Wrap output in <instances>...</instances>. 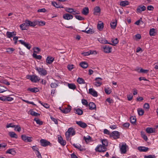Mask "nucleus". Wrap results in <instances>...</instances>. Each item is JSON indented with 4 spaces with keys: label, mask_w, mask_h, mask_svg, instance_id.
Masks as SVG:
<instances>
[{
    "label": "nucleus",
    "mask_w": 158,
    "mask_h": 158,
    "mask_svg": "<svg viewBox=\"0 0 158 158\" xmlns=\"http://www.w3.org/2000/svg\"><path fill=\"white\" fill-rule=\"evenodd\" d=\"M120 150L121 153H125L126 152V146L124 145H122L120 148Z\"/></svg>",
    "instance_id": "31"
},
{
    "label": "nucleus",
    "mask_w": 158,
    "mask_h": 158,
    "mask_svg": "<svg viewBox=\"0 0 158 158\" xmlns=\"http://www.w3.org/2000/svg\"><path fill=\"white\" fill-rule=\"evenodd\" d=\"M58 86V84L55 82H52L51 84L50 85L51 87L52 88H56Z\"/></svg>",
    "instance_id": "52"
},
{
    "label": "nucleus",
    "mask_w": 158,
    "mask_h": 158,
    "mask_svg": "<svg viewBox=\"0 0 158 158\" xmlns=\"http://www.w3.org/2000/svg\"><path fill=\"white\" fill-rule=\"evenodd\" d=\"M20 98L21 99V100L23 101V102L27 103V104H32V105H34V106H35L36 105L33 102H29L28 101L25 100L24 99H23L21 97Z\"/></svg>",
    "instance_id": "49"
},
{
    "label": "nucleus",
    "mask_w": 158,
    "mask_h": 158,
    "mask_svg": "<svg viewBox=\"0 0 158 158\" xmlns=\"http://www.w3.org/2000/svg\"><path fill=\"white\" fill-rule=\"evenodd\" d=\"M102 80V78L100 77H98L95 78V81L94 83V85L97 87L100 86L102 84L101 81Z\"/></svg>",
    "instance_id": "10"
},
{
    "label": "nucleus",
    "mask_w": 158,
    "mask_h": 158,
    "mask_svg": "<svg viewBox=\"0 0 158 158\" xmlns=\"http://www.w3.org/2000/svg\"><path fill=\"white\" fill-rule=\"evenodd\" d=\"M129 2L127 1H122L120 2V5L122 6H125L129 5Z\"/></svg>",
    "instance_id": "33"
},
{
    "label": "nucleus",
    "mask_w": 158,
    "mask_h": 158,
    "mask_svg": "<svg viewBox=\"0 0 158 158\" xmlns=\"http://www.w3.org/2000/svg\"><path fill=\"white\" fill-rule=\"evenodd\" d=\"M27 90L28 91H30L32 93H36L39 91L38 89L36 87L32 88H28L27 89Z\"/></svg>",
    "instance_id": "30"
},
{
    "label": "nucleus",
    "mask_w": 158,
    "mask_h": 158,
    "mask_svg": "<svg viewBox=\"0 0 158 158\" xmlns=\"http://www.w3.org/2000/svg\"><path fill=\"white\" fill-rule=\"evenodd\" d=\"M10 136L11 138H17L18 136L17 135L13 132H10L9 133Z\"/></svg>",
    "instance_id": "36"
},
{
    "label": "nucleus",
    "mask_w": 158,
    "mask_h": 158,
    "mask_svg": "<svg viewBox=\"0 0 158 158\" xmlns=\"http://www.w3.org/2000/svg\"><path fill=\"white\" fill-rule=\"evenodd\" d=\"M117 25V21L116 20H115V21H113L112 22L110 23V25L111 27L113 29H114L115 28L116 26Z\"/></svg>",
    "instance_id": "37"
},
{
    "label": "nucleus",
    "mask_w": 158,
    "mask_h": 158,
    "mask_svg": "<svg viewBox=\"0 0 158 158\" xmlns=\"http://www.w3.org/2000/svg\"><path fill=\"white\" fill-rule=\"evenodd\" d=\"M82 13L85 15H86L89 13V8L87 7H84L82 11Z\"/></svg>",
    "instance_id": "26"
},
{
    "label": "nucleus",
    "mask_w": 158,
    "mask_h": 158,
    "mask_svg": "<svg viewBox=\"0 0 158 158\" xmlns=\"http://www.w3.org/2000/svg\"><path fill=\"white\" fill-rule=\"evenodd\" d=\"M40 142L41 143V145L43 147H45L48 145L51 146V144L50 142L44 139H40Z\"/></svg>",
    "instance_id": "7"
},
{
    "label": "nucleus",
    "mask_w": 158,
    "mask_h": 158,
    "mask_svg": "<svg viewBox=\"0 0 158 158\" xmlns=\"http://www.w3.org/2000/svg\"><path fill=\"white\" fill-rule=\"evenodd\" d=\"M31 115L35 116H37L40 115V114L33 111H32L30 112Z\"/></svg>",
    "instance_id": "53"
},
{
    "label": "nucleus",
    "mask_w": 158,
    "mask_h": 158,
    "mask_svg": "<svg viewBox=\"0 0 158 158\" xmlns=\"http://www.w3.org/2000/svg\"><path fill=\"white\" fill-rule=\"evenodd\" d=\"M19 27L21 30H26V27H27V26L26 25V22H25V23L21 24Z\"/></svg>",
    "instance_id": "38"
},
{
    "label": "nucleus",
    "mask_w": 158,
    "mask_h": 158,
    "mask_svg": "<svg viewBox=\"0 0 158 158\" xmlns=\"http://www.w3.org/2000/svg\"><path fill=\"white\" fill-rule=\"evenodd\" d=\"M155 29L154 28H151L149 31V35L151 36H154L155 35Z\"/></svg>",
    "instance_id": "44"
},
{
    "label": "nucleus",
    "mask_w": 158,
    "mask_h": 158,
    "mask_svg": "<svg viewBox=\"0 0 158 158\" xmlns=\"http://www.w3.org/2000/svg\"><path fill=\"white\" fill-rule=\"evenodd\" d=\"M138 149L140 152H146L148 151V148L140 146L138 148Z\"/></svg>",
    "instance_id": "24"
},
{
    "label": "nucleus",
    "mask_w": 158,
    "mask_h": 158,
    "mask_svg": "<svg viewBox=\"0 0 158 158\" xmlns=\"http://www.w3.org/2000/svg\"><path fill=\"white\" fill-rule=\"evenodd\" d=\"M107 150V148L105 146L101 144L98 145L95 148L96 152H104Z\"/></svg>",
    "instance_id": "2"
},
{
    "label": "nucleus",
    "mask_w": 158,
    "mask_h": 158,
    "mask_svg": "<svg viewBox=\"0 0 158 158\" xmlns=\"http://www.w3.org/2000/svg\"><path fill=\"white\" fill-rule=\"evenodd\" d=\"M15 50V49L13 48H9L6 49V52L9 54H11Z\"/></svg>",
    "instance_id": "50"
},
{
    "label": "nucleus",
    "mask_w": 158,
    "mask_h": 158,
    "mask_svg": "<svg viewBox=\"0 0 158 158\" xmlns=\"http://www.w3.org/2000/svg\"><path fill=\"white\" fill-rule=\"evenodd\" d=\"M87 28L85 30H82L81 31L83 32H84L85 33H86L87 34L89 33H92L93 32L92 30V29H89L87 30Z\"/></svg>",
    "instance_id": "55"
},
{
    "label": "nucleus",
    "mask_w": 158,
    "mask_h": 158,
    "mask_svg": "<svg viewBox=\"0 0 158 158\" xmlns=\"http://www.w3.org/2000/svg\"><path fill=\"white\" fill-rule=\"evenodd\" d=\"M89 109L90 110H93L96 108L95 104L93 102H90L88 105Z\"/></svg>",
    "instance_id": "27"
},
{
    "label": "nucleus",
    "mask_w": 158,
    "mask_h": 158,
    "mask_svg": "<svg viewBox=\"0 0 158 158\" xmlns=\"http://www.w3.org/2000/svg\"><path fill=\"white\" fill-rule=\"evenodd\" d=\"M130 120L131 123L133 124H134L135 123L136 121V118L135 117L131 116L130 117Z\"/></svg>",
    "instance_id": "40"
},
{
    "label": "nucleus",
    "mask_w": 158,
    "mask_h": 158,
    "mask_svg": "<svg viewBox=\"0 0 158 158\" xmlns=\"http://www.w3.org/2000/svg\"><path fill=\"white\" fill-rule=\"evenodd\" d=\"M73 145L76 148L79 149L80 151L85 150V149L83 147H81L79 144L73 143Z\"/></svg>",
    "instance_id": "20"
},
{
    "label": "nucleus",
    "mask_w": 158,
    "mask_h": 158,
    "mask_svg": "<svg viewBox=\"0 0 158 158\" xmlns=\"http://www.w3.org/2000/svg\"><path fill=\"white\" fill-rule=\"evenodd\" d=\"M144 158H156V157L155 155H149L145 156Z\"/></svg>",
    "instance_id": "59"
},
{
    "label": "nucleus",
    "mask_w": 158,
    "mask_h": 158,
    "mask_svg": "<svg viewBox=\"0 0 158 158\" xmlns=\"http://www.w3.org/2000/svg\"><path fill=\"white\" fill-rule=\"evenodd\" d=\"M83 139L86 143L89 142L91 141L92 140L91 137L89 135H88L86 137L84 136L83 137Z\"/></svg>",
    "instance_id": "35"
},
{
    "label": "nucleus",
    "mask_w": 158,
    "mask_h": 158,
    "mask_svg": "<svg viewBox=\"0 0 158 158\" xmlns=\"http://www.w3.org/2000/svg\"><path fill=\"white\" fill-rule=\"evenodd\" d=\"M15 130L18 131L20 132L21 130V128L19 126L15 125Z\"/></svg>",
    "instance_id": "58"
},
{
    "label": "nucleus",
    "mask_w": 158,
    "mask_h": 158,
    "mask_svg": "<svg viewBox=\"0 0 158 158\" xmlns=\"http://www.w3.org/2000/svg\"><path fill=\"white\" fill-rule=\"evenodd\" d=\"M52 4L53 6H54L56 8H58V6H59V5H58L56 2H52Z\"/></svg>",
    "instance_id": "61"
},
{
    "label": "nucleus",
    "mask_w": 158,
    "mask_h": 158,
    "mask_svg": "<svg viewBox=\"0 0 158 158\" xmlns=\"http://www.w3.org/2000/svg\"><path fill=\"white\" fill-rule=\"evenodd\" d=\"M35 69L38 71L39 73L41 75L45 76L47 74V70L43 68L36 67Z\"/></svg>",
    "instance_id": "6"
},
{
    "label": "nucleus",
    "mask_w": 158,
    "mask_h": 158,
    "mask_svg": "<svg viewBox=\"0 0 158 158\" xmlns=\"http://www.w3.org/2000/svg\"><path fill=\"white\" fill-rule=\"evenodd\" d=\"M27 78L30 79L33 82H36L40 80L39 77L36 75H29L27 76Z\"/></svg>",
    "instance_id": "4"
},
{
    "label": "nucleus",
    "mask_w": 158,
    "mask_h": 158,
    "mask_svg": "<svg viewBox=\"0 0 158 158\" xmlns=\"http://www.w3.org/2000/svg\"><path fill=\"white\" fill-rule=\"evenodd\" d=\"M111 42L113 43V44L110 43L108 42L107 40H104L100 41V42L104 44H107L114 46L118 43V40L117 38H115V39H112Z\"/></svg>",
    "instance_id": "3"
},
{
    "label": "nucleus",
    "mask_w": 158,
    "mask_h": 158,
    "mask_svg": "<svg viewBox=\"0 0 158 158\" xmlns=\"http://www.w3.org/2000/svg\"><path fill=\"white\" fill-rule=\"evenodd\" d=\"M133 98V95L131 94L127 96V99L128 101L131 100Z\"/></svg>",
    "instance_id": "60"
},
{
    "label": "nucleus",
    "mask_w": 158,
    "mask_h": 158,
    "mask_svg": "<svg viewBox=\"0 0 158 158\" xmlns=\"http://www.w3.org/2000/svg\"><path fill=\"white\" fill-rule=\"evenodd\" d=\"M58 141L62 146H64L66 144V141L65 140H63L62 137L60 135H58Z\"/></svg>",
    "instance_id": "12"
},
{
    "label": "nucleus",
    "mask_w": 158,
    "mask_h": 158,
    "mask_svg": "<svg viewBox=\"0 0 158 158\" xmlns=\"http://www.w3.org/2000/svg\"><path fill=\"white\" fill-rule=\"evenodd\" d=\"M68 86L69 88L73 89H75L76 87L75 84L72 83L68 84Z\"/></svg>",
    "instance_id": "45"
},
{
    "label": "nucleus",
    "mask_w": 158,
    "mask_h": 158,
    "mask_svg": "<svg viewBox=\"0 0 158 158\" xmlns=\"http://www.w3.org/2000/svg\"><path fill=\"white\" fill-rule=\"evenodd\" d=\"M21 138L25 142H30L32 141V138L31 137L27 136L25 135H21Z\"/></svg>",
    "instance_id": "9"
},
{
    "label": "nucleus",
    "mask_w": 158,
    "mask_h": 158,
    "mask_svg": "<svg viewBox=\"0 0 158 158\" xmlns=\"http://www.w3.org/2000/svg\"><path fill=\"white\" fill-rule=\"evenodd\" d=\"M50 118L51 120L54 122L55 124H58V121L56 119L52 116L50 117Z\"/></svg>",
    "instance_id": "62"
},
{
    "label": "nucleus",
    "mask_w": 158,
    "mask_h": 158,
    "mask_svg": "<svg viewBox=\"0 0 158 158\" xmlns=\"http://www.w3.org/2000/svg\"><path fill=\"white\" fill-rule=\"evenodd\" d=\"M104 51L106 53H109L111 52L112 47L108 45L104 46L103 47Z\"/></svg>",
    "instance_id": "14"
},
{
    "label": "nucleus",
    "mask_w": 158,
    "mask_h": 158,
    "mask_svg": "<svg viewBox=\"0 0 158 158\" xmlns=\"http://www.w3.org/2000/svg\"><path fill=\"white\" fill-rule=\"evenodd\" d=\"M154 7L152 5L148 6L147 7V9L149 10H153L154 9Z\"/></svg>",
    "instance_id": "64"
},
{
    "label": "nucleus",
    "mask_w": 158,
    "mask_h": 158,
    "mask_svg": "<svg viewBox=\"0 0 158 158\" xmlns=\"http://www.w3.org/2000/svg\"><path fill=\"white\" fill-rule=\"evenodd\" d=\"M137 111L138 114L139 115H142L144 113V111L142 109H138Z\"/></svg>",
    "instance_id": "48"
},
{
    "label": "nucleus",
    "mask_w": 158,
    "mask_h": 158,
    "mask_svg": "<svg viewBox=\"0 0 158 158\" xmlns=\"http://www.w3.org/2000/svg\"><path fill=\"white\" fill-rule=\"evenodd\" d=\"M104 27L103 23L100 22V23H98L97 25V28L99 31H102Z\"/></svg>",
    "instance_id": "29"
},
{
    "label": "nucleus",
    "mask_w": 158,
    "mask_h": 158,
    "mask_svg": "<svg viewBox=\"0 0 158 158\" xmlns=\"http://www.w3.org/2000/svg\"><path fill=\"white\" fill-rule=\"evenodd\" d=\"M7 89L3 86L0 85V93H3L7 91Z\"/></svg>",
    "instance_id": "46"
},
{
    "label": "nucleus",
    "mask_w": 158,
    "mask_h": 158,
    "mask_svg": "<svg viewBox=\"0 0 158 158\" xmlns=\"http://www.w3.org/2000/svg\"><path fill=\"white\" fill-rule=\"evenodd\" d=\"M6 153L10 154L13 155H15L16 154V152L14 149L12 148L9 149L7 150L6 152Z\"/></svg>",
    "instance_id": "22"
},
{
    "label": "nucleus",
    "mask_w": 158,
    "mask_h": 158,
    "mask_svg": "<svg viewBox=\"0 0 158 158\" xmlns=\"http://www.w3.org/2000/svg\"><path fill=\"white\" fill-rule=\"evenodd\" d=\"M120 134L119 132L117 131H114L112 132L110 134V137L113 138L114 139H116L119 138Z\"/></svg>",
    "instance_id": "5"
},
{
    "label": "nucleus",
    "mask_w": 158,
    "mask_h": 158,
    "mask_svg": "<svg viewBox=\"0 0 158 158\" xmlns=\"http://www.w3.org/2000/svg\"><path fill=\"white\" fill-rule=\"evenodd\" d=\"M65 10L66 12L72 14L73 15H75L76 14H79V12L78 11H77L76 10H75L73 8H67L65 9Z\"/></svg>",
    "instance_id": "8"
},
{
    "label": "nucleus",
    "mask_w": 158,
    "mask_h": 158,
    "mask_svg": "<svg viewBox=\"0 0 158 158\" xmlns=\"http://www.w3.org/2000/svg\"><path fill=\"white\" fill-rule=\"evenodd\" d=\"M71 107L69 106H68L65 108L62 109V112L64 114H67L70 111Z\"/></svg>",
    "instance_id": "19"
},
{
    "label": "nucleus",
    "mask_w": 158,
    "mask_h": 158,
    "mask_svg": "<svg viewBox=\"0 0 158 158\" xmlns=\"http://www.w3.org/2000/svg\"><path fill=\"white\" fill-rule=\"evenodd\" d=\"M77 81L78 83L81 84L85 83L84 80L81 78H78L77 79Z\"/></svg>",
    "instance_id": "39"
},
{
    "label": "nucleus",
    "mask_w": 158,
    "mask_h": 158,
    "mask_svg": "<svg viewBox=\"0 0 158 158\" xmlns=\"http://www.w3.org/2000/svg\"><path fill=\"white\" fill-rule=\"evenodd\" d=\"M75 134V131L74 128L70 127L68 129L67 131L65 133V135L67 140L69 139L70 135L73 136Z\"/></svg>",
    "instance_id": "1"
},
{
    "label": "nucleus",
    "mask_w": 158,
    "mask_h": 158,
    "mask_svg": "<svg viewBox=\"0 0 158 158\" xmlns=\"http://www.w3.org/2000/svg\"><path fill=\"white\" fill-rule=\"evenodd\" d=\"M74 111L75 113L78 115H81L83 113L82 110L79 108L74 109Z\"/></svg>",
    "instance_id": "28"
},
{
    "label": "nucleus",
    "mask_w": 158,
    "mask_h": 158,
    "mask_svg": "<svg viewBox=\"0 0 158 158\" xmlns=\"http://www.w3.org/2000/svg\"><path fill=\"white\" fill-rule=\"evenodd\" d=\"M19 41L21 44L24 45L28 49H30L31 48V46L29 44L25 43L24 41L23 40H20Z\"/></svg>",
    "instance_id": "23"
},
{
    "label": "nucleus",
    "mask_w": 158,
    "mask_h": 158,
    "mask_svg": "<svg viewBox=\"0 0 158 158\" xmlns=\"http://www.w3.org/2000/svg\"><path fill=\"white\" fill-rule=\"evenodd\" d=\"M34 120L36 122V123L38 124L41 125L43 124V122L40 121L39 119L37 118H35L34 119Z\"/></svg>",
    "instance_id": "47"
},
{
    "label": "nucleus",
    "mask_w": 158,
    "mask_h": 158,
    "mask_svg": "<svg viewBox=\"0 0 158 158\" xmlns=\"http://www.w3.org/2000/svg\"><path fill=\"white\" fill-rule=\"evenodd\" d=\"M73 17V16L72 15L68 13L64 14L63 16V19L68 20L72 19Z\"/></svg>",
    "instance_id": "16"
},
{
    "label": "nucleus",
    "mask_w": 158,
    "mask_h": 158,
    "mask_svg": "<svg viewBox=\"0 0 158 158\" xmlns=\"http://www.w3.org/2000/svg\"><path fill=\"white\" fill-rule=\"evenodd\" d=\"M93 54V52L91 50L87 52H84L82 53V54L84 56H89L90 54Z\"/></svg>",
    "instance_id": "43"
},
{
    "label": "nucleus",
    "mask_w": 158,
    "mask_h": 158,
    "mask_svg": "<svg viewBox=\"0 0 158 158\" xmlns=\"http://www.w3.org/2000/svg\"><path fill=\"white\" fill-rule=\"evenodd\" d=\"M102 145L106 147L108 145V142L106 139H104L102 140Z\"/></svg>",
    "instance_id": "42"
},
{
    "label": "nucleus",
    "mask_w": 158,
    "mask_h": 158,
    "mask_svg": "<svg viewBox=\"0 0 158 158\" xmlns=\"http://www.w3.org/2000/svg\"><path fill=\"white\" fill-rule=\"evenodd\" d=\"M54 58L50 56H48L46 60V62L48 64H51L54 60Z\"/></svg>",
    "instance_id": "21"
},
{
    "label": "nucleus",
    "mask_w": 158,
    "mask_h": 158,
    "mask_svg": "<svg viewBox=\"0 0 158 158\" xmlns=\"http://www.w3.org/2000/svg\"><path fill=\"white\" fill-rule=\"evenodd\" d=\"M89 93L94 97H97L98 96L97 92L92 88L89 89Z\"/></svg>",
    "instance_id": "17"
},
{
    "label": "nucleus",
    "mask_w": 158,
    "mask_h": 158,
    "mask_svg": "<svg viewBox=\"0 0 158 158\" xmlns=\"http://www.w3.org/2000/svg\"><path fill=\"white\" fill-rule=\"evenodd\" d=\"M141 135L145 141H147L148 138L147 136L144 133H141Z\"/></svg>",
    "instance_id": "57"
},
{
    "label": "nucleus",
    "mask_w": 158,
    "mask_h": 158,
    "mask_svg": "<svg viewBox=\"0 0 158 158\" xmlns=\"http://www.w3.org/2000/svg\"><path fill=\"white\" fill-rule=\"evenodd\" d=\"M146 9V7L144 6L140 5L138 6L136 9L137 13H141L142 11H145Z\"/></svg>",
    "instance_id": "11"
},
{
    "label": "nucleus",
    "mask_w": 158,
    "mask_h": 158,
    "mask_svg": "<svg viewBox=\"0 0 158 158\" xmlns=\"http://www.w3.org/2000/svg\"><path fill=\"white\" fill-rule=\"evenodd\" d=\"M6 34L7 38H10L14 36H15L16 35V33L14 31L12 32L7 31Z\"/></svg>",
    "instance_id": "18"
},
{
    "label": "nucleus",
    "mask_w": 158,
    "mask_h": 158,
    "mask_svg": "<svg viewBox=\"0 0 158 158\" xmlns=\"http://www.w3.org/2000/svg\"><path fill=\"white\" fill-rule=\"evenodd\" d=\"M146 131L148 134L152 133L155 132V129L152 127H147L146 129Z\"/></svg>",
    "instance_id": "25"
},
{
    "label": "nucleus",
    "mask_w": 158,
    "mask_h": 158,
    "mask_svg": "<svg viewBox=\"0 0 158 158\" xmlns=\"http://www.w3.org/2000/svg\"><path fill=\"white\" fill-rule=\"evenodd\" d=\"M101 11V9L99 6H96L94 9V15L96 14L97 13H100Z\"/></svg>",
    "instance_id": "34"
},
{
    "label": "nucleus",
    "mask_w": 158,
    "mask_h": 158,
    "mask_svg": "<svg viewBox=\"0 0 158 158\" xmlns=\"http://www.w3.org/2000/svg\"><path fill=\"white\" fill-rule=\"evenodd\" d=\"M37 52L35 51H34L33 54V57L37 59L40 60L42 58V56L40 55H37L36 53Z\"/></svg>",
    "instance_id": "32"
},
{
    "label": "nucleus",
    "mask_w": 158,
    "mask_h": 158,
    "mask_svg": "<svg viewBox=\"0 0 158 158\" xmlns=\"http://www.w3.org/2000/svg\"><path fill=\"white\" fill-rule=\"evenodd\" d=\"M104 91L105 93L107 94H109L111 92L109 88H105L104 89Z\"/></svg>",
    "instance_id": "51"
},
{
    "label": "nucleus",
    "mask_w": 158,
    "mask_h": 158,
    "mask_svg": "<svg viewBox=\"0 0 158 158\" xmlns=\"http://www.w3.org/2000/svg\"><path fill=\"white\" fill-rule=\"evenodd\" d=\"M15 127V125H14L12 123H9V124H7L6 126V128H9L10 127Z\"/></svg>",
    "instance_id": "63"
},
{
    "label": "nucleus",
    "mask_w": 158,
    "mask_h": 158,
    "mask_svg": "<svg viewBox=\"0 0 158 158\" xmlns=\"http://www.w3.org/2000/svg\"><path fill=\"white\" fill-rule=\"evenodd\" d=\"M25 22H26V25L27 27H35L36 25V23L35 22H31L28 20H26Z\"/></svg>",
    "instance_id": "13"
},
{
    "label": "nucleus",
    "mask_w": 158,
    "mask_h": 158,
    "mask_svg": "<svg viewBox=\"0 0 158 158\" xmlns=\"http://www.w3.org/2000/svg\"><path fill=\"white\" fill-rule=\"evenodd\" d=\"M81 102L83 105L85 106H88V103L87 101L86 100H82Z\"/></svg>",
    "instance_id": "54"
},
{
    "label": "nucleus",
    "mask_w": 158,
    "mask_h": 158,
    "mask_svg": "<svg viewBox=\"0 0 158 158\" xmlns=\"http://www.w3.org/2000/svg\"><path fill=\"white\" fill-rule=\"evenodd\" d=\"M80 65L82 68L85 69L88 66V65L85 62H82L80 64Z\"/></svg>",
    "instance_id": "41"
},
{
    "label": "nucleus",
    "mask_w": 158,
    "mask_h": 158,
    "mask_svg": "<svg viewBox=\"0 0 158 158\" xmlns=\"http://www.w3.org/2000/svg\"><path fill=\"white\" fill-rule=\"evenodd\" d=\"M76 18L78 20H82L84 19V18L80 15H76L75 16Z\"/></svg>",
    "instance_id": "56"
},
{
    "label": "nucleus",
    "mask_w": 158,
    "mask_h": 158,
    "mask_svg": "<svg viewBox=\"0 0 158 158\" xmlns=\"http://www.w3.org/2000/svg\"><path fill=\"white\" fill-rule=\"evenodd\" d=\"M76 123L80 127L83 128H85L87 126V125L86 123L81 121H76Z\"/></svg>",
    "instance_id": "15"
}]
</instances>
